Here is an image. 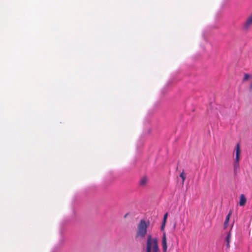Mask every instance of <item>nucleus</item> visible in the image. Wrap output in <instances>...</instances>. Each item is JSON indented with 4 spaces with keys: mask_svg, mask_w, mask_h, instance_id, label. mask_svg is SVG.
<instances>
[{
    "mask_svg": "<svg viewBox=\"0 0 252 252\" xmlns=\"http://www.w3.org/2000/svg\"><path fill=\"white\" fill-rule=\"evenodd\" d=\"M149 221L144 220H141L137 226V231L135 235V238L137 240L143 239L147 233V228L149 225Z\"/></svg>",
    "mask_w": 252,
    "mask_h": 252,
    "instance_id": "1",
    "label": "nucleus"
},
{
    "mask_svg": "<svg viewBox=\"0 0 252 252\" xmlns=\"http://www.w3.org/2000/svg\"><path fill=\"white\" fill-rule=\"evenodd\" d=\"M158 239L156 237L153 238L151 234L147 236L146 252H158Z\"/></svg>",
    "mask_w": 252,
    "mask_h": 252,
    "instance_id": "2",
    "label": "nucleus"
},
{
    "mask_svg": "<svg viewBox=\"0 0 252 252\" xmlns=\"http://www.w3.org/2000/svg\"><path fill=\"white\" fill-rule=\"evenodd\" d=\"M252 26V13L246 19L245 23L243 25V29L245 31H248L249 30L250 27Z\"/></svg>",
    "mask_w": 252,
    "mask_h": 252,
    "instance_id": "3",
    "label": "nucleus"
},
{
    "mask_svg": "<svg viewBox=\"0 0 252 252\" xmlns=\"http://www.w3.org/2000/svg\"><path fill=\"white\" fill-rule=\"evenodd\" d=\"M161 246L162 248V252H167V244L166 234L165 232H163V233L161 240Z\"/></svg>",
    "mask_w": 252,
    "mask_h": 252,
    "instance_id": "4",
    "label": "nucleus"
},
{
    "mask_svg": "<svg viewBox=\"0 0 252 252\" xmlns=\"http://www.w3.org/2000/svg\"><path fill=\"white\" fill-rule=\"evenodd\" d=\"M240 149L239 144H237L236 147V157L235 162L239 163Z\"/></svg>",
    "mask_w": 252,
    "mask_h": 252,
    "instance_id": "5",
    "label": "nucleus"
},
{
    "mask_svg": "<svg viewBox=\"0 0 252 252\" xmlns=\"http://www.w3.org/2000/svg\"><path fill=\"white\" fill-rule=\"evenodd\" d=\"M247 201L246 198L243 194H241L240 196L239 205L241 206H243L245 205Z\"/></svg>",
    "mask_w": 252,
    "mask_h": 252,
    "instance_id": "6",
    "label": "nucleus"
},
{
    "mask_svg": "<svg viewBox=\"0 0 252 252\" xmlns=\"http://www.w3.org/2000/svg\"><path fill=\"white\" fill-rule=\"evenodd\" d=\"M231 214H232V211L230 210L229 211V212L228 213V214H227V215L226 216L225 220L224 221V229H225L227 227V225H228V222L229 221L230 217Z\"/></svg>",
    "mask_w": 252,
    "mask_h": 252,
    "instance_id": "7",
    "label": "nucleus"
},
{
    "mask_svg": "<svg viewBox=\"0 0 252 252\" xmlns=\"http://www.w3.org/2000/svg\"><path fill=\"white\" fill-rule=\"evenodd\" d=\"M230 239H231V233L230 232H228L227 233V236L225 238V241L226 242V246L227 249H229L230 247Z\"/></svg>",
    "mask_w": 252,
    "mask_h": 252,
    "instance_id": "8",
    "label": "nucleus"
},
{
    "mask_svg": "<svg viewBox=\"0 0 252 252\" xmlns=\"http://www.w3.org/2000/svg\"><path fill=\"white\" fill-rule=\"evenodd\" d=\"M147 178L145 176L142 177L140 181V185L141 186H145L147 184Z\"/></svg>",
    "mask_w": 252,
    "mask_h": 252,
    "instance_id": "9",
    "label": "nucleus"
},
{
    "mask_svg": "<svg viewBox=\"0 0 252 252\" xmlns=\"http://www.w3.org/2000/svg\"><path fill=\"white\" fill-rule=\"evenodd\" d=\"M180 177L182 178V183L184 184V181L185 180V179H186V177L184 175V171H182V172L180 174Z\"/></svg>",
    "mask_w": 252,
    "mask_h": 252,
    "instance_id": "10",
    "label": "nucleus"
},
{
    "mask_svg": "<svg viewBox=\"0 0 252 252\" xmlns=\"http://www.w3.org/2000/svg\"><path fill=\"white\" fill-rule=\"evenodd\" d=\"M167 217V213H166L165 214H164V215L163 216V222H163V223H166Z\"/></svg>",
    "mask_w": 252,
    "mask_h": 252,
    "instance_id": "11",
    "label": "nucleus"
},
{
    "mask_svg": "<svg viewBox=\"0 0 252 252\" xmlns=\"http://www.w3.org/2000/svg\"><path fill=\"white\" fill-rule=\"evenodd\" d=\"M238 167H239V163L234 162V170H235Z\"/></svg>",
    "mask_w": 252,
    "mask_h": 252,
    "instance_id": "12",
    "label": "nucleus"
},
{
    "mask_svg": "<svg viewBox=\"0 0 252 252\" xmlns=\"http://www.w3.org/2000/svg\"><path fill=\"white\" fill-rule=\"evenodd\" d=\"M250 77V75L248 74H245L244 77V80H247Z\"/></svg>",
    "mask_w": 252,
    "mask_h": 252,
    "instance_id": "13",
    "label": "nucleus"
},
{
    "mask_svg": "<svg viewBox=\"0 0 252 252\" xmlns=\"http://www.w3.org/2000/svg\"><path fill=\"white\" fill-rule=\"evenodd\" d=\"M165 225V223H163V222H162V225H161V226L160 227V229L161 230H164Z\"/></svg>",
    "mask_w": 252,
    "mask_h": 252,
    "instance_id": "14",
    "label": "nucleus"
},
{
    "mask_svg": "<svg viewBox=\"0 0 252 252\" xmlns=\"http://www.w3.org/2000/svg\"><path fill=\"white\" fill-rule=\"evenodd\" d=\"M251 87L252 88V84Z\"/></svg>",
    "mask_w": 252,
    "mask_h": 252,
    "instance_id": "15",
    "label": "nucleus"
}]
</instances>
